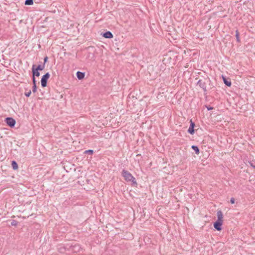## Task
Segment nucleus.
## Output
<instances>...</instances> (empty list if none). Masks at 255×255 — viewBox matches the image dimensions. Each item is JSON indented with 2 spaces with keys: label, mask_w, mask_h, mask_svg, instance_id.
Returning <instances> with one entry per match:
<instances>
[{
  "label": "nucleus",
  "mask_w": 255,
  "mask_h": 255,
  "mask_svg": "<svg viewBox=\"0 0 255 255\" xmlns=\"http://www.w3.org/2000/svg\"><path fill=\"white\" fill-rule=\"evenodd\" d=\"M122 174L127 181H131L132 184H137L135 178L128 171L123 170Z\"/></svg>",
  "instance_id": "nucleus-1"
},
{
  "label": "nucleus",
  "mask_w": 255,
  "mask_h": 255,
  "mask_svg": "<svg viewBox=\"0 0 255 255\" xmlns=\"http://www.w3.org/2000/svg\"><path fill=\"white\" fill-rule=\"evenodd\" d=\"M210 80L209 78H204V79L199 80L198 82V85L206 92L207 91V85L208 84Z\"/></svg>",
  "instance_id": "nucleus-2"
},
{
  "label": "nucleus",
  "mask_w": 255,
  "mask_h": 255,
  "mask_svg": "<svg viewBox=\"0 0 255 255\" xmlns=\"http://www.w3.org/2000/svg\"><path fill=\"white\" fill-rule=\"evenodd\" d=\"M50 77V74L49 73H46L44 74L41 80V86L42 87H45L47 85V81L49 79Z\"/></svg>",
  "instance_id": "nucleus-3"
},
{
  "label": "nucleus",
  "mask_w": 255,
  "mask_h": 255,
  "mask_svg": "<svg viewBox=\"0 0 255 255\" xmlns=\"http://www.w3.org/2000/svg\"><path fill=\"white\" fill-rule=\"evenodd\" d=\"M5 122L10 128L13 127L16 123L15 120L12 118H6L5 120Z\"/></svg>",
  "instance_id": "nucleus-4"
},
{
  "label": "nucleus",
  "mask_w": 255,
  "mask_h": 255,
  "mask_svg": "<svg viewBox=\"0 0 255 255\" xmlns=\"http://www.w3.org/2000/svg\"><path fill=\"white\" fill-rule=\"evenodd\" d=\"M35 65H33L32 67V77H35V76L39 77L40 75L38 70L35 69Z\"/></svg>",
  "instance_id": "nucleus-5"
},
{
  "label": "nucleus",
  "mask_w": 255,
  "mask_h": 255,
  "mask_svg": "<svg viewBox=\"0 0 255 255\" xmlns=\"http://www.w3.org/2000/svg\"><path fill=\"white\" fill-rule=\"evenodd\" d=\"M222 224V222L217 221L215 223H214V227L217 231H221L222 230L221 226Z\"/></svg>",
  "instance_id": "nucleus-6"
},
{
  "label": "nucleus",
  "mask_w": 255,
  "mask_h": 255,
  "mask_svg": "<svg viewBox=\"0 0 255 255\" xmlns=\"http://www.w3.org/2000/svg\"><path fill=\"white\" fill-rule=\"evenodd\" d=\"M195 127V124L191 121V124L190 127L188 128V131L191 134H193L194 133V128Z\"/></svg>",
  "instance_id": "nucleus-7"
},
{
  "label": "nucleus",
  "mask_w": 255,
  "mask_h": 255,
  "mask_svg": "<svg viewBox=\"0 0 255 255\" xmlns=\"http://www.w3.org/2000/svg\"><path fill=\"white\" fill-rule=\"evenodd\" d=\"M217 217H218V221H220L223 222V215L222 212L220 210L217 212Z\"/></svg>",
  "instance_id": "nucleus-8"
},
{
  "label": "nucleus",
  "mask_w": 255,
  "mask_h": 255,
  "mask_svg": "<svg viewBox=\"0 0 255 255\" xmlns=\"http://www.w3.org/2000/svg\"><path fill=\"white\" fill-rule=\"evenodd\" d=\"M103 36L106 38H112L113 37V35L110 31H107L103 34Z\"/></svg>",
  "instance_id": "nucleus-9"
},
{
  "label": "nucleus",
  "mask_w": 255,
  "mask_h": 255,
  "mask_svg": "<svg viewBox=\"0 0 255 255\" xmlns=\"http://www.w3.org/2000/svg\"><path fill=\"white\" fill-rule=\"evenodd\" d=\"M76 75L79 80L83 79L85 76V73L80 71L77 72Z\"/></svg>",
  "instance_id": "nucleus-10"
},
{
  "label": "nucleus",
  "mask_w": 255,
  "mask_h": 255,
  "mask_svg": "<svg viewBox=\"0 0 255 255\" xmlns=\"http://www.w3.org/2000/svg\"><path fill=\"white\" fill-rule=\"evenodd\" d=\"M44 67H45V65H44V64H43L42 65H39L36 67H35V69L38 71H41L44 69Z\"/></svg>",
  "instance_id": "nucleus-11"
},
{
  "label": "nucleus",
  "mask_w": 255,
  "mask_h": 255,
  "mask_svg": "<svg viewBox=\"0 0 255 255\" xmlns=\"http://www.w3.org/2000/svg\"><path fill=\"white\" fill-rule=\"evenodd\" d=\"M11 165L14 170H16L18 168V165L15 161H12L11 162Z\"/></svg>",
  "instance_id": "nucleus-12"
},
{
  "label": "nucleus",
  "mask_w": 255,
  "mask_h": 255,
  "mask_svg": "<svg viewBox=\"0 0 255 255\" xmlns=\"http://www.w3.org/2000/svg\"><path fill=\"white\" fill-rule=\"evenodd\" d=\"M192 148L195 151V153L197 154H198L199 153V149L197 146L192 145Z\"/></svg>",
  "instance_id": "nucleus-13"
},
{
  "label": "nucleus",
  "mask_w": 255,
  "mask_h": 255,
  "mask_svg": "<svg viewBox=\"0 0 255 255\" xmlns=\"http://www.w3.org/2000/svg\"><path fill=\"white\" fill-rule=\"evenodd\" d=\"M239 35H240V34H239V31L238 30H236V37L237 41L238 42H240V39Z\"/></svg>",
  "instance_id": "nucleus-14"
},
{
  "label": "nucleus",
  "mask_w": 255,
  "mask_h": 255,
  "mask_svg": "<svg viewBox=\"0 0 255 255\" xmlns=\"http://www.w3.org/2000/svg\"><path fill=\"white\" fill-rule=\"evenodd\" d=\"M224 83L228 86H230L231 85V82L229 81H228L226 78H223Z\"/></svg>",
  "instance_id": "nucleus-15"
},
{
  "label": "nucleus",
  "mask_w": 255,
  "mask_h": 255,
  "mask_svg": "<svg viewBox=\"0 0 255 255\" xmlns=\"http://www.w3.org/2000/svg\"><path fill=\"white\" fill-rule=\"evenodd\" d=\"M33 4V0H26L25 1V5H31Z\"/></svg>",
  "instance_id": "nucleus-16"
},
{
  "label": "nucleus",
  "mask_w": 255,
  "mask_h": 255,
  "mask_svg": "<svg viewBox=\"0 0 255 255\" xmlns=\"http://www.w3.org/2000/svg\"><path fill=\"white\" fill-rule=\"evenodd\" d=\"M31 94V92L30 90H29L28 92L25 93V96L28 97L30 96V95Z\"/></svg>",
  "instance_id": "nucleus-17"
},
{
  "label": "nucleus",
  "mask_w": 255,
  "mask_h": 255,
  "mask_svg": "<svg viewBox=\"0 0 255 255\" xmlns=\"http://www.w3.org/2000/svg\"><path fill=\"white\" fill-rule=\"evenodd\" d=\"M36 90H37V87H36V85H33V87H32V92L33 93H35L36 92Z\"/></svg>",
  "instance_id": "nucleus-18"
},
{
  "label": "nucleus",
  "mask_w": 255,
  "mask_h": 255,
  "mask_svg": "<svg viewBox=\"0 0 255 255\" xmlns=\"http://www.w3.org/2000/svg\"><path fill=\"white\" fill-rule=\"evenodd\" d=\"M11 224L12 226H16L17 222L15 220H12V221L11 223Z\"/></svg>",
  "instance_id": "nucleus-19"
},
{
  "label": "nucleus",
  "mask_w": 255,
  "mask_h": 255,
  "mask_svg": "<svg viewBox=\"0 0 255 255\" xmlns=\"http://www.w3.org/2000/svg\"><path fill=\"white\" fill-rule=\"evenodd\" d=\"M32 83L33 85H36V80L35 77H32Z\"/></svg>",
  "instance_id": "nucleus-20"
},
{
  "label": "nucleus",
  "mask_w": 255,
  "mask_h": 255,
  "mask_svg": "<svg viewBox=\"0 0 255 255\" xmlns=\"http://www.w3.org/2000/svg\"><path fill=\"white\" fill-rule=\"evenodd\" d=\"M85 152L86 153H89L92 154L93 152V151L92 150H86Z\"/></svg>",
  "instance_id": "nucleus-21"
},
{
  "label": "nucleus",
  "mask_w": 255,
  "mask_h": 255,
  "mask_svg": "<svg viewBox=\"0 0 255 255\" xmlns=\"http://www.w3.org/2000/svg\"><path fill=\"white\" fill-rule=\"evenodd\" d=\"M235 200L234 198H232L231 199V200H230V202L232 204H234L235 203Z\"/></svg>",
  "instance_id": "nucleus-22"
},
{
  "label": "nucleus",
  "mask_w": 255,
  "mask_h": 255,
  "mask_svg": "<svg viewBox=\"0 0 255 255\" xmlns=\"http://www.w3.org/2000/svg\"><path fill=\"white\" fill-rule=\"evenodd\" d=\"M251 165L254 168H255V162H252V163H251Z\"/></svg>",
  "instance_id": "nucleus-23"
},
{
  "label": "nucleus",
  "mask_w": 255,
  "mask_h": 255,
  "mask_svg": "<svg viewBox=\"0 0 255 255\" xmlns=\"http://www.w3.org/2000/svg\"><path fill=\"white\" fill-rule=\"evenodd\" d=\"M47 60H48V57L47 56L44 57V64L47 61Z\"/></svg>",
  "instance_id": "nucleus-24"
}]
</instances>
